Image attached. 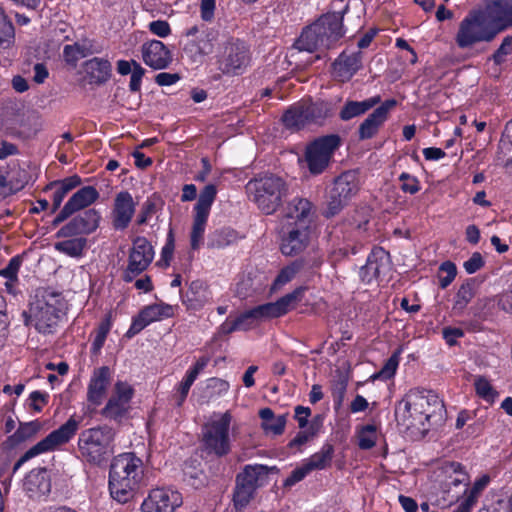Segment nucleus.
<instances>
[{"instance_id": "nucleus-1", "label": "nucleus", "mask_w": 512, "mask_h": 512, "mask_svg": "<svg viewBox=\"0 0 512 512\" xmlns=\"http://www.w3.org/2000/svg\"><path fill=\"white\" fill-rule=\"evenodd\" d=\"M445 413L444 403L436 393L418 388L409 390L395 408L398 425L421 435L431 425L441 424Z\"/></svg>"}, {"instance_id": "nucleus-2", "label": "nucleus", "mask_w": 512, "mask_h": 512, "mask_svg": "<svg viewBox=\"0 0 512 512\" xmlns=\"http://www.w3.org/2000/svg\"><path fill=\"white\" fill-rule=\"evenodd\" d=\"M143 461L133 453L116 456L110 466L109 490L119 503H127L143 478Z\"/></svg>"}, {"instance_id": "nucleus-3", "label": "nucleus", "mask_w": 512, "mask_h": 512, "mask_svg": "<svg viewBox=\"0 0 512 512\" xmlns=\"http://www.w3.org/2000/svg\"><path fill=\"white\" fill-rule=\"evenodd\" d=\"M344 34L343 12L327 13L304 29L295 45L300 51L326 50L334 47Z\"/></svg>"}, {"instance_id": "nucleus-4", "label": "nucleus", "mask_w": 512, "mask_h": 512, "mask_svg": "<svg viewBox=\"0 0 512 512\" xmlns=\"http://www.w3.org/2000/svg\"><path fill=\"white\" fill-rule=\"evenodd\" d=\"M287 191L286 182L273 174L251 179L246 184L249 199L266 215L277 211Z\"/></svg>"}, {"instance_id": "nucleus-5", "label": "nucleus", "mask_w": 512, "mask_h": 512, "mask_svg": "<svg viewBox=\"0 0 512 512\" xmlns=\"http://www.w3.org/2000/svg\"><path fill=\"white\" fill-rule=\"evenodd\" d=\"M114 431L107 426L83 430L78 438V450L81 458L91 464L99 465L113 453Z\"/></svg>"}, {"instance_id": "nucleus-6", "label": "nucleus", "mask_w": 512, "mask_h": 512, "mask_svg": "<svg viewBox=\"0 0 512 512\" xmlns=\"http://www.w3.org/2000/svg\"><path fill=\"white\" fill-rule=\"evenodd\" d=\"M497 35V30L486 21L479 10L469 12L459 23L455 43L460 49H470L479 43H489Z\"/></svg>"}, {"instance_id": "nucleus-7", "label": "nucleus", "mask_w": 512, "mask_h": 512, "mask_svg": "<svg viewBox=\"0 0 512 512\" xmlns=\"http://www.w3.org/2000/svg\"><path fill=\"white\" fill-rule=\"evenodd\" d=\"M58 302L54 295H36L28 310L22 313L25 325L34 327L40 333H51L59 319Z\"/></svg>"}, {"instance_id": "nucleus-8", "label": "nucleus", "mask_w": 512, "mask_h": 512, "mask_svg": "<svg viewBox=\"0 0 512 512\" xmlns=\"http://www.w3.org/2000/svg\"><path fill=\"white\" fill-rule=\"evenodd\" d=\"M232 416L229 412L215 413L203 427V447L209 454L226 455L230 450L229 429Z\"/></svg>"}, {"instance_id": "nucleus-9", "label": "nucleus", "mask_w": 512, "mask_h": 512, "mask_svg": "<svg viewBox=\"0 0 512 512\" xmlns=\"http://www.w3.org/2000/svg\"><path fill=\"white\" fill-rule=\"evenodd\" d=\"M80 421L70 417L58 429L52 431L44 439L27 450L16 462L14 470L19 469L28 460L47 452L54 451L62 445L68 443L79 429Z\"/></svg>"}, {"instance_id": "nucleus-10", "label": "nucleus", "mask_w": 512, "mask_h": 512, "mask_svg": "<svg viewBox=\"0 0 512 512\" xmlns=\"http://www.w3.org/2000/svg\"><path fill=\"white\" fill-rule=\"evenodd\" d=\"M339 144L340 138L337 135H327L307 145L304 161L311 174L318 175L324 172Z\"/></svg>"}, {"instance_id": "nucleus-11", "label": "nucleus", "mask_w": 512, "mask_h": 512, "mask_svg": "<svg viewBox=\"0 0 512 512\" xmlns=\"http://www.w3.org/2000/svg\"><path fill=\"white\" fill-rule=\"evenodd\" d=\"M327 114L328 108L323 102H300L284 113L282 121L288 129L296 131L320 122Z\"/></svg>"}, {"instance_id": "nucleus-12", "label": "nucleus", "mask_w": 512, "mask_h": 512, "mask_svg": "<svg viewBox=\"0 0 512 512\" xmlns=\"http://www.w3.org/2000/svg\"><path fill=\"white\" fill-rule=\"evenodd\" d=\"M216 195V186L208 184L201 190L198 201L194 206V218L190 235V243L193 250L199 249L203 244L207 220Z\"/></svg>"}, {"instance_id": "nucleus-13", "label": "nucleus", "mask_w": 512, "mask_h": 512, "mask_svg": "<svg viewBox=\"0 0 512 512\" xmlns=\"http://www.w3.org/2000/svg\"><path fill=\"white\" fill-rule=\"evenodd\" d=\"M185 35L188 40L183 51L192 62H201L206 55L212 53L217 38L215 31L204 25H194L187 29Z\"/></svg>"}, {"instance_id": "nucleus-14", "label": "nucleus", "mask_w": 512, "mask_h": 512, "mask_svg": "<svg viewBox=\"0 0 512 512\" xmlns=\"http://www.w3.org/2000/svg\"><path fill=\"white\" fill-rule=\"evenodd\" d=\"M183 505L180 491L171 487L152 489L144 499L141 509L143 512H176Z\"/></svg>"}, {"instance_id": "nucleus-15", "label": "nucleus", "mask_w": 512, "mask_h": 512, "mask_svg": "<svg viewBox=\"0 0 512 512\" xmlns=\"http://www.w3.org/2000/svg\"><path fill=\"white\" fill-rule=\"evenodd\" d=\"M134 389L126 381H117L112 394L102 410L103 416L116 421L122 420L129 412Z\"/></svg>"}, {"instance_id": "nucleus-16", "label": "nucleus", "mask_w": 512, "mask_h": 512, "mask_svg": "<svg viewBox=\"0 0 512 512\" xmlns=\"http://www.w3.org/2000/svg\"><path fill=\"white\" fill-rule=\"evenodd\" d=\"M154 259V250L150 242L144 237H137L133 241L129 253L128 265L124 273V280L131 282L136 276L144 272Z\"/></svg>"}, {"instance_id": "nucleus-17", "label": "nucleus", "mask_w": 512, "mask_h": 512, "mask_svg": "<svg viewBox=\"0 0 512 512\" xmlns=\"http://www.w3.org/2000/svg\"><path fill=\"white\" fill-rule=\"evenodd\" d=\"M248 61L247 48L239 40L225 43L218 55L219 69L225 74L240 73L248 65Z\"/></svg>"}, {"instance_id": "nucleus-18", "label": "nucleus", "mask_w": 512, "mask_h": 512, "mask_svg": "<svg viewBox=\"0 0 512 512\" xmlns=\"http://www.w3.org/2000/svg\"><path fill=\"white\" fill-rule=\"evenodd\" d=\"M358 191L357 177L352 172L341 174L334 182L326 210L327 216H334Z\"/></svg>"}, {"instance_id": "nucleus-19", "label": "nucleus", "mask_w": 512, "mask_h": 512, "mask_svg": "<svg viewBox=\"0 0 512 512\" xmlns=\"http://www.w3.org/2000/svg\"><path fill=\"white\" fill-rule=\"evenodd\" d=\"M281 251L284 255L292 256L303 251L308 245L311 224H282Z\"/></svg>"}, {"instance_id": "nucleus-20", "label": "nucleus", "mask_w": 512, "mask_h": 512, "mask_svg": "<svg viewBox=\"0 0 512 512\" xmlns=\"http://www.w3.org/2000/svg\"><path fill=\"white\" fill-rule=\"evenodd\" d=\"M173 315L174 308L169 304L156 303L145 306L139 314L133 318L132 324L126 332V336L132 338L151 323L170 318Z\"/></svg>"}, {"instance_id": "nucleus-21", "label": "nucleus", "mask_w": 512, "mask_h": 512, "mask_svg": "<svg viewBox=\"0 0 512 512\" xmlns=\"http://www.w3.org/2000/svg\"><path fill=\"white\" fill-rule=\"evenodd\" d=\"M306 287H298L291 293L278 299L276 302L266 303L255 307V313L260 321L268 318H276L285 315L303 299Z\"/></svg>"}, {"instance_id": "nucleus-22", "label": "nucleus", "mask_w": 512, "mask_h": 512, "mask_svg": "<svg viewBox=\"0 0 512 512\" xmlns=\"http://www.w3.org/2000/svg\"><path fill=\"white\" fill-rule=\"evenodd\" d=\"M479 11L497 34L512 26V0H493Z\"/></svg>"}, {"instance_id": "nucleus-23", "label": "nucleus", "mask_w": 512, "mask_h": 512, "mask_svg": "<svg viewBox=\"0 0 512 512\" xmlns=\"http://www.w3.org/2000/svg\"><path fill=\"white\" fill-rule=\"evenodd\" d=\"M100 219L101 216L97 210L88 209L64 225L56 233V236L72 237L80 234H90L98 228Z\"/></svg>"}, {"instance_id": "nucleus-24", "label": "nucleus", "mask_w": 512, "mask_h": 512, "mask_svg": "<svg viewBox=\"0 0 512 512\" xmlns=\"http://www.w3.org/2000/svg\"><path fill=\"white\" fill-rule=\"evenodd\" d=\"M390 270L389 254L383 248H374L367 258L366 264L360 268L362 282L370 284Z\"/></svg>"}, {"instance_id": "nucleus-25", "label": "nucleus", "mask_w": 512, "mask_h": 512, "mask_svg": "<svg viewBox=\"0 0 512 512\" xmlns=\"http://www.w3.org/2000/svg\"><path fill=\"white\" fill-rule=\"evenodd\" d=\"M99 197L98 191L93 186H85L74 193L70 199L66 202L60 213L54 220L55 224H58L73 213L84 209L94 203Z\"/></svg>"}, {"instance_id": "nucleus-26", "label": "nucleus", "mask_w": 512, "mask_h": 512, "mask_svg": "<svg viewBox=\"0 0 512 512\" xmlns=\"http://www.w3.org/2000/svg\"><path fill=\"white\" fill-rule=\"evenodd\" d=\"M312 203L305 198L295 197L284 208L282 224H312Z\"/></svg>"}, {"instance_id": "nucleus-27", "label": "nucleus", "mask_w": 512, "mask_h": 512, "mask_svg": "<svg viewBox=\"0 0 512 512\" xmlns=\"http://www.w3.org/2000/svg\"><path fill=\"white\" fill-rule=\"evenodd\" d=\"M394 99L386 100L377 107L359 126L360 139H370L387 120L389 112L396 106Z\"/></svg>"}, {"instance_id": "nucleus-28", "label": "nucleus", "mask_w": 512, "mask_h": 512, "mask_svg": "<svg viewBox=\"0 0 512 512\" xmlns=\"http://www.w3.org/2000/svg\"><path fill=\"white\" fill-rule=\"evenodd\" d=\"M362 68V53H341L333 63L332 75L340 82L349 81Z\"/></svg>"}, {"instance_id": "nucleus-29", "label": "nucleus", "mask_w": 512, "mask_h": 512, "mask_svg": "<svg viewBox=\"0 0 512 512\" xmlns=\"http://www.w3.org/2000/svg\"><path fill=\"white\" fill-rule=\"evenodd\" d=\"M141 52L144 63L155 70L165 69L172 61L171 52L159 40L143 44Z\"/></svg>"}, {"instance_id": "nucleus-30", "label": "nucleus", "mask_w": 512, "mask_h": 512, "mask_svg": "<svg viewBox=\"0 0 512 512\" xmlns=\"http://www.w3.org/2000/svg\"><path fill=\"white\" fill-rule=\"evenodd\" d=\"M110 385V371L106 366L95 369L91 375L87 388V400L98 406L102 403Z\"/></svg>"}, {"instance_id": "nucleus-31", "label": "nucleus", "mask_w": 512, "mask_h": 512, "mask_svg": "<svg viewBox=\"0 0 512 512\" xmlns=\"http://www.w3.org/2000/svg\"><path fill=\"white\" fill-rule=\"evenodd\" d=\"M135 213V202L127 191L118 193L113 208V225L116 229H125Z\"/></svg>"}, {"instance_id": "nucleus-32", "label": "nucleus", "mask_w": 512, "mask_h": 512, "mask_svg": "<svg viewBox=\"0 0 512 512\" xmlns=\"http://www.w3.org/2000/svg\"><path fill=\"white\" fill-rule=\"evenodd\" d=\"M26 184V172L17 164H13L8 169L0 173V197L5 198L19 190Z\"/></svg>"}, {"instance_id": "nucleus-33", "label": "nucleus", "mask_w": 512, "mask_h": 512, "mask_svg": "<svg viewBox=\"0 0 512 512\" xmlns=\"http://www.w3.org/2000/svg\"><path fill=\"white\" fill-rule=\"evenodd\" d=\"M437 478L446 489L461 484L467 486L469 483L468 473L460 463L456 462H444L438 469Z\"/></svg>"}, {"instance_id": "nucleus-34", "label": "nucleus", "mask_w": 512, "mask_h": 512, "mask_svg": "<svg viewBox=\"0 0 512 512\" xmlns=\"http://www.w3.org/2000/svg\"><path fill=\"white\" fill-rule=\"evenodd\" d=\"M84 70L90 84H102L110 77L111 64L106 59L95 57L85 62Z\"/></svg>"}, {"instance_id": "nucleus-35", "label": "nucleus", "mask_w": 512, "mask_h": 512, "mask_svg": "<svg viewBox=\"0 0 512 512\" xmlns=\"http://www.w3.org/2000/svg\"><path fill=\"white\" fill-rule=\"evenodd\" d=\"M381 102L380 96L370 97L363 101L348 100L345 102L339 112V117L343 121H349L355 117L365 114Z\"/></svg>"}, {"instance_id": "nucleus-36", "label": "nucleus", "mask_w": 512, "mask_h": 512, "mask_svg": "<svg viewBox=\"0 0 512 512\" xmlns=\"http://www.w3.org/2000/svg\"><path fill=\"white\" fill-rule=\"evenodd\" d=\"M259 417L262 420L261 427L267 435H281L286 426V415H275L272 409L263 408L259 411Z\"/></svg>"}, {"instance_id": "nucleus-37", "label": "nucleus", "mask_w": 512, "mask_h": 512, "mask_svg": "<svg viewBox=\"0 0 512 512\" xmlns=\"http://www.w3.org/2000/svg\"><path fill=\"white\" fill-rule=\"evenodd\" d=\"M25 489L31 496L46 495L50 491V482L45 469L32 470L25 478Z\"/></svg>"}, {"instance_id": "nucleus-38", "label": "nucleus", "mask_w": 512, "mask_h": 512, "mask_svg": "<svg viewBox=\"0 0 512 512\" xmlns=\"http://www.w3.org/2000/svg\"><path fill=\"white\" fill-rule=\"evenodd\" d=\"M267 477V468L263 465H247L243 472L237 476V481L251 488H256L262 484Z\"/></svg>"}, {"instance_id": "nucleus-39", "label": "nucleus", "mask_w": 512, "mask_h": 512, "mask_svg": "<svg viewBox=\"0 0 512 512\" xmlns=\"http://www.w3.org/2000/svg\"><path fill=\"white\" fill-rule=\"evenodd\" d=\"M334 447L332 444L325 443L318 452L304 459L311 471L323 470L328 467L332 461Z\"/></svg>"}, {"instance_id": "nucleus-40", "label": "nucleus", "mask_w": 512, "mask_h": 512, "mask_svg": "<svg viewBox=\"0 0 512 512\" xmlns=\"http://www.w3.org/2000/svg\"><path fill=\"white\" fill-rule=\"evenodd\" d=\"M87 246V240L83 237L71 238L55 243L54 248L69 257L80 258Z\"/></svg>"}, {"instance_id": "nucleus-41", "label": "nucleus", "mask_w": 512, "mask_h": 512, "mask_svg": "<svg viewBox=\"0 0 512 512\" xmlns=\"http://www.w3.org/2000/svg\"><path fill=\"white\" fill-rule=\"evenodd\" d=\"M81 183L80 177L77 175H73L70 177H67L59 182H55L53 186L55 187V191L53 193V206L54 210L58 209L63 201V199L66 197V195L79 186Z\"/></svg>"}, {"instance_id": "nucleus-42", "label": "nucleus", "mask_w": 512, "mask_h": 512, "mask_svg": "<svg viewBox=\"0 0 512 512\" xmlns=\"http://www.w3.org/2000/svg\"><path fill=\"white\" fill-rule=\"evenodd\" d=\"M210 295L207 287L202 281H193L188 291V306L192 309H198L209 302Z\"/></svg>"}, {"instance_id": "nucleus-43", "label": "nucleus", "mask_w": 512, "mask_h": 512, "mask_svg": "<svg viewBox=\"0 0 512 512\" xmlns=\"http://www.w3.org/2000/svg\"><path fill=\"white\" fill-rule=\"evenodd\" d=\"M474 388L476 395L489 404L494 403L499 396L491 381L485 376L477 375L474 377Z\"/></svg>"}, {"instance_id": "nucleus-44", "label": "nucleus", "mask_w": 512, "mask_h": 512, "mask_svg": "<svg viewBox=\"0 0 512 512\" xmlns=\"http://www.w3.org/2000/svg\"><path fill=\"white\" fill-rule=\"evenodd\" d=\"M41 427V423L37 420L21 423L15 433L9 437V441L16 445L30 440L37 435Z\"/></svg>"}, {"instance_id": "nucleus-45", "label": "nucleus", "mask_w": 512, "mask_h": 512, "mask_svg": "<svg viewBox=\"0 0 512 512\" xmlns=\"http://www.w3.org/2000/svg\"><path fill=\"white\" fill-rule=\"evenodd\" d=\"M15 30L12 22L0 7V46L7 48L14 43Z\"/></svg>"}, {"instance_id": "nucleus-46", "label": "nucleus", "mask_w": 512, "mask_h": 512, "mask_svg": "<svg viewBox=\"0 0 512 512\" xmlns=\"http://www.w3.org/2000/svg\"><path fill=\"white\" fill-rule=\"evenodd\" d=\"M111 327H112V322L109 317H106L98 325L97 329L95 330L93 342L91 344V351L93 354L97 355L100 352V350L102 349V347L105 343V340L107 338V335H108Z\"/></svg>"}, {"instance_id": "nucleus-47", "label": "nucleus", "mask_w": 512, "mask_h": 512, "mask_svg": "<svg viewBox=\"0 0 512 512\" xmlns=\"http://www.w3.org/2000/svg\"><path fill=\"white\" fill-rule=\"evenodd\" d=\"M489 482L490 477L488 475H482L479 477L470 489H465L463 501L474 507L480 494L488 486Z\"/></svg>"}, {"instance_id": "nucleus-48", "label": "nucleus", "mask_w": 512, "mask_h": 512, "mask_svg": "<svg viewBox=\"0 0 512 512\" xmlns=\"http://www.w3.org/2000/svg\"><path fill=\"white\" fill-rule=\"evenodd\" d=\"M474 297V290L472 285L463 284L459 287L453 304V311L457 314L462 313L468 303Z\"/></svg>"}, {"instance_id": "nucleus-49", "label": "nucleus", "mask_w": 512, "mask_h": 512, "mask_svg": "<svg viewBox=\"0 0 512 512\" xmlns=\"http://www.w3.org/2000/svg\"><path fill=\"white\" fill-rule=\"evenodd\" d=\"M254 492H255L254 488H251L250 486H246L237 481L236 489H235L234 497H233V501H234V505H235L236 509L242 510L243 508H245L248 505V503L250 502V500L252 499Z\"/></svg>"}, {"instance_id": "nucleus-50", "label": "nucleus", "mask_w": 512, "mask_h": 512, "mask_svg": "<svg viewBox=\"0 0 512 512\" xmlns=\"http://www.w3.org/2000/svg\"><path fill=\"white\" fill-rule=\"evenodd\" d=\"M300 268H301V264L298 262H293L292 264L284 267L279 272L278 276L276 277V279L272 285V289L278 290L281 287H283L284 285H286L287 283H289L292 279H294L296 274L300 271Z\"/></svg>"}, {"instance_id": "nucleus-51", "label": "nucleus", "mask_w": 512, "mask_h": 512, "mask_svg": "<svg viewBox=\"0 0 512 512\" xmlns=\"http://www.w3.org/2000/svg\"><path fill=\"white\" fill-rule=\"evenodd\" d=\"M358 445L361 449H371L377 441V431L374 425H365L357 433Z\"/></svg>"}, {"instance_id": "nucleus-52", "label": "nucleus", "mask_w": 512, "mask_h": 512, "mask_svg": "<svg viewBox=\"0 0 512 512\" xmlns=\"http://www.w3.org/2000/svg\"><path fill=\"white\" fill-rule=\"evenodd\" d=\"M441 275L439 276V285L441 288L448 287L455 279L457 269L454 263L446 261L440 266Z\"/></svg>"}, {"instance_id": "nucleus-53", "label": "nucleus", "mask_w": 512, "mask_h": 512, "mask_svg": "<svg viewBox=\"0 0 512 512\" xmlns=\"http://www.w3.org/2000/svg\"><path fill=\"white\" fill-rule=\"evenodd\" d=\"M21 266V260L19 257H13L8 265L0 271V275L8 279L6 286L8 290H11L13 282L17 280V274Z\"/></svg>"}, {"instance_id": "nucleus-54", "label": "nucleus", "mask_w": 512, "mask_h": 512, "mask_svg": "<svg viewBox=\"0 0 512 512\" xmlns=\"http://www.w3.org/2000/svg\"><path fill=\"white\" fill-rule=\"evenodd\" d=\"M194 382L195 380L185 374L182 381L175 387L174 399L177 406L184 403Z\"/></svg>"}, {"instance_id": "nucleus-55", "label": "nucleus", "mask_w": 512, "mask_h": 512, "mask_svg": "<svg viewBox=\"0 0 512 512\" xmlns=\"http://www.w3.org/2000/svg\"><path fill=\"white\" fill-rule=\"evenodd\" d=\"M400 353L401 351L398 350L392 354L378 373L377 377L389 379L395 375L400 361Z\"/></svg>"}, {"instance_id": "nucleus-56", "label": "nucleus", "mask_w": 512, "mask_h": 512, "mask_svg": "<svg viewBox=\"0 0 512 512\" xmlns=\"http://www.w3.org/2000/svg\"><path fill=\"white\" fill-rule=\"evenodd\" d=\"M399 180L401 181V190L405 193L416 194L421 188L417 177L409 173L403 172L399 176Z\"/></svg>"}, {"instance_id": "nucleus-57", "label": "nucleus", "mask_w": 512, "mask_h": 512, "mask_svg": "<svg viewBox=\"0 0 512 512\" xmlns=\"http://www.w3.org/2000/svg\"><path fill=\"white\" fill-rule=\"evenodd\" d=\"M145 74V69L136 61H133V71L129 83V89L132 92H138L141 89L142 78Z\"/></svg>"}, {"instance_id": "nucleus-58", "label": "nucleus", "mask_w": 512, "mask_h": 512, "mask_svg": "<svg viewBox=\"0 0 512 512\" xmlns=\"http://www.w3.org/2000/svg\"><path fill=\"white\" fill-rule=\"evenodd\" d=\"M235 321H241V323L238 325L239 330H248L252 328L255 325V323L260 321V319L258 315L255 313V308H253L239 315L235 319Z\"/></svg>"}, {"instance_id": "nucleus-59", "label": "nucleus", "mask_w": 512, "mask_h": 512, "mask_svg": "<svg viewBox=\"0 0 512 512\" xmlns=\"http://www.w3.org/2000/svg\"><path fill=\"white\" fill-rule=\"evenodd\" d=\"M512 52V39L506 37L500 47L493 54L492 59L496 65H500L505 62L506 56Z\"/></svg>"}, {"instance_id": "nucleus-60", "label": "nucleus", "mask_w": 512, "mask_h": 512, "mask_svg": "<svg viewBox=\"0 0 512 512\" xmlns=\"http://www.w3.org/2000/svg\"><path fill=\"white\" fill-rule=\"evenodd\" d=\"M316 434V431L310 426L307 430L299 431L296 436L290 441L289 446L291 448L301 449L313 436Z\"/></svg>"}, {"instance_id": "nucleus-61", "label": "nucleus", "mask_w": 512, "mask_h": 512, "mask_svg": "<svg viewBox=\"0 0 512 512\" xmlns=\"http://www.w3.org/2000/svg\"><path fill=\"white\" fill-rule=\"evenodd\" d=\"M311 472L312 471L303 460L301 465L292 471L291 475L286 479L285 484L288 486H292L297 482L303 480Z\"/></svg>"}, {"instance_id": "nucleus-62", "label": "nucleus", "mask_w": 512, "mask_h": 512, "mask_svg": "<svg viewBox=\"0 0 512 512\" xmlns=\"http://www.w3.org/2000/svg\"><path fill=\"white\" fill-rule=\"evenodd\" d=\"M210 362L209 356H201L199 357L195 363L186 371V375L192 378L193 380H196L197 377L204 371L206 366Z\"/></svg>"}, {"instance_id": "nucleus-63", "label": "nucleus", "mask_w": 512, "mask_h": 512, "mask_svg": "<svg viewBox=\"0 0 512 512\" xmlns=\"http://www.w3.org/2000/svg\"><path fill=\"white\" fill-rule=\"evenodd\" d=\"M149 30L156 36L165 38L171 33L170 25L167 21L156 20L149 23Z\"/></svg>"}, {"instance_id": "nucleus-64", "label": "nucleus", "mask_w": 512, "mask_h": 512, "mask_svg": "<svg viewBox=\"0 0 512 512\" xmlns=\"http://www.w3.org/2000/svg\"><path fill=\"white\" fill-rule=\"evenodd\" d=\"M207 387L213 394L220 396L228 392L230 385L227 381L214 377L207 381Z\"/></svg>"}]
</instances>
